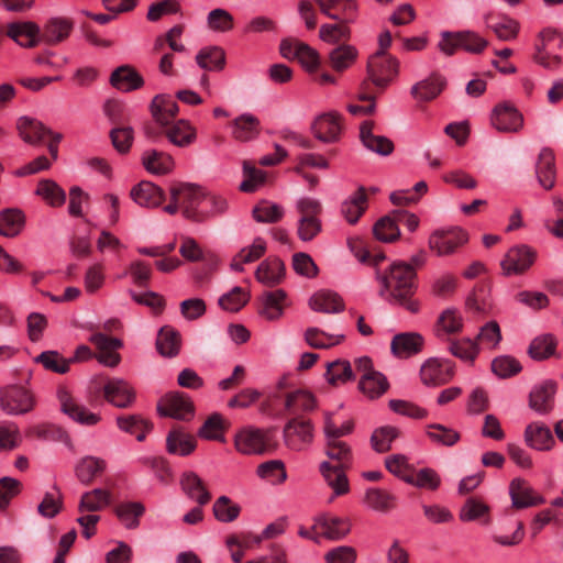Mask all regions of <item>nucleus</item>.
<instances>
[{
    "label": "nucleus",
    "instance_id": "f257e3e1",
    "mask_svg": "<svg viewBox=\"0 0 563 563\" xmlns=\"http://www.w3.org/2000/svg\"><path fill=\"white\" fill-rule=\"evenodd\" d=\"M417 274L407 262L396 261L388 271H376V279L382 284L379 296L386 300H394L410 312L418 311V303L411 300L416 290Z\"/></svg>",
    "mask_w": 563,
    "mask_h": 563
},
{
    "label": "nucleus",
    "instance_id": "f03ea898",
    "mask_svg": "<svg viewBox=\"0 0 563 563\" xmlns=\"http://www.w3.org/2000/svg\"><path fill=\"white\" fill-rule=\"evenodd\" d=\"M203 199L205 194L199 186L179 183L170 187V203L164 210L169 214H175L181 210L186 219L203 222L208 219V214L198 208Z\"/></svg>",
    "mask_w": 563,
    "mask_h": 563
},
{
    "label": "nucleus",
    "instance_id": "7ed1b4c3",
    "mask_svg": "<svg viewBox=\"0 0 563 563\" xmlns=\"http://www.w3.org/2000/svg\"><path fill=\"white\" fill-rule=\"evenodd\" d=\"M296 209L299 214L297 236L302 242H310L322 231V205L314 198L305 197L296 202Z\"/></svg>",
    "mask_w": 563,
    "mask_h": 563
},
{
    "label": "nucleus",
    "instance_id": "20e7f679",
    "mask_svg": "<svg viewBox=\"0 0 563 563\" xmlns=\"http://www.w3.org/2000/svg\"><path fill=\"white\" fill-rule=\"evenodd\" d=\"M398 74V62L383 51H377L367 63V79L378 92L384 91Z\"/></svg>",
    "mask_w": 563,
    "mask_h": 563
},
{
    "label": "nucleus",
    "instance_id": "39448f33",
    "mask_svg": "<svg viewBox=\"0 0 563 563\" xmlns=\"http://www.w3.org/2000/svg\"><path fill=\"white\" fill-rule=\"evenodd\" d=\"M36 406L35 395L20 385L0 388V408L10 416L31 412Z\"/></svg>",
    "mask_w": 563,
    "mask_h": 563
},
{
    "label": "nucleus",
    "instance_id": "423d86ee",
    "mask_svg": "<svg viewBox=\"0 0 563 563\" xmlns=\"http://www.w3.org/2000/svg\"><path fill=\"white\" fill-rule=\"evenodd\" d=\"M57 399L60 411L73 421L82 426H95L100 421V416L89 411L65 387L57 390Z\"/></svg>",
    "mask_w": 563,
    "mask_h": 563
},
{
    "label": "nucleus",
    "instance_id": "0eeeda50",
    "mask_svg": "<svg viewBox=\"0 0 563 563\" xmlns=\"http://www.w3.org/2000/svg\"><path fill=\"white\" fill-rule=\"evenodd\" d=\"M157 410L161 416L178 420H189L195 412L190 398L179 391L168 393L162 397L157 404Z\"/></svg>",
    "mask_w": 563,
    "mask_h": 563
},
{
    "label": "nucleus",
    "instance_id": "6e6552de",
    "mask_svg": "<svg viewBox=\"0 0 563 563\" xmlns=\"http://www.w3.org/2000/svg\"><path fill=\"white\" fill-rule=\"evenodd\" d=\"M467 242V233L460 228L435 230L429 238V247L439 256L449 255Z\"/></svg>",
    "mask_w": 563,
    "mask_h": 563
},
{
    "label": "nucleus",
    "instance_id": "1a4fd4ad",
    "mask_svg": "<svg viewBox=\"0 0 563 563\" xmlns=\"http://www.w3.org/2000/svg\"><path fill=\"white\" fill-rule=\"evenodd\" d=\"M453 375V363L449 360L431 357L420 368V379L429 387L444 385L452 379Z\"/></svg>",
    "mask_w": 563,
    "mask_h": 563
},
{
    "label": "nucleus",
    "instance_id": "9d476101",
    "mask_svg": "<svg viewBox=\"0 0 563 563\" xmlns=\"http://www.w3.org/2000/svg\"><path fill=\"white\" fill-rule=\"evenodd\" d=\"M89 341L98 350L96 357L99 363L108 367H115L120 364L121 355L117 352V350L123 346V342L120 339L108 336L102 332H95Z\"/></svg>",
    "mask_w": 563,
    "mask_h": 563
},
{
    "label": "nucleus",
    "instance_id": "9b49d317",
    "mask_svg": "<svg viewBox=\"0 0 563 563\" xmlns=\"http://www.w3.org/2000/svg\"><path fill=\"white\" fill-rule=\"evenodd\" d=\"M234 445L242 454H264L269 450V438L260 429H243L235 435Z\"/></svg>",
    "mask_w": 563,
    "mask_h": 563
},
{
    "label": "nucleus",
    "instance_id": "f8f14e48",
    "mask_svg": "<svg viewBox=\"0 0 563 563\" xmlns=\"http://www.w3.org/2000/svg\"><path fill=\"white\" fill-rule=\"evenodd\" d=\"M284 438L286 445L291 450H302L313 438L310 420L301 418L290 419L284 428Z\"/></svg>",
    "mask_w": 563,
    "mask_h": 563
},
{
    "label": "nucleus",
    "instance_id": "ddd939ff",
    "mask_svg": "<svg viewBox=\"0 0 563 563\" xmlns=\"http://www.w3.org/2000/svg\"><path fill=\"white\" fill-rule=\"evenodd\" d=\"M314 136L324 143H334L340 139L342 131L341 117L338 113H323L311 124Z\"/></svg>",
    "mask_w": 563,
    "mask_h": 563
},
{
    "label": "nucleus",
    "instance_id": "4468645a",
    "mask_svg": "<svg viewBox=\"0 0 563 563\" xmlns=\"http://www.w3.org/2000/svg\"><path fill=\"white\" fill-rule=\"evenodd\" d=\"M536 253L526 245L510 249L501 262L506 275L522 274L534 262Z\"/></svg>",
    "mask_w": 563,
    "mask_h": 563
},
{
    "label": "nucleus",
    "instance_id": "2eb2a0df",
    "mask_svg": "<svg viewBox=\"0 0 563 563\" xmlns=\"http://www.w3.org/2000/svg\"><path fill=\"white\" fill-rule=\"evenodd\" d=\"M323 14L339 22H353L357 13L356 0H314Z\"/></svg>",
    "mask_w": 563,
    "mask_h": 563
},
{
    "label": "nucleus",
    "instance_id": "dca6fc26",
    "mask_svg": "<svg viewBox=\"0 0 563 563\" xmlns=\"http://www.w3.org/2000/svg\"><path fill=\"white\" fill-rule=\"evenodd\" d=\"M512 507L522 509L544 504V498L536 494L529 483L522 478H515L509 486Z\"/></svg>",
    "mask_w": 563,
    "mask_h": 563
},
{
    "label": "nucleus",
    "instance_id": "f3484780",
    "mask_svg": "<svg viewBox=\"0 0 563 563\" xmlns=\"http://www.w3.org/2000/svg\"><path fill=\"white\" fill-rule=\"evenodd\" d=\"M102 390L106 400L118 408H129L135 399L133 388L123 379H109Z\"/></svg>",
    "mask_w": 563,
    "mask_h": 563
},
{
    "label": "nucleus",
    "instance_id": "a211bd4d",
    "mask_svg": "<svg viewBox=\"0 0 563 563\" xmlns=\"http://www.w3.org/2000/svg\"><path fill=\"white\" fill-rule=\"evenodd\" d=\"M355 368L362 375L360 380V389L365 395H374L372 383L379 385V393H385L388 389L387 378L379 372L373 369L372 360L369 357H361L355 361Z\"/></svg>",
    "mask_w": 563,
    "mask_h": 563
},
{
    "label": "nucleus",
    "instance_id": "6ab92c4d",
    "mask_svg": "<svg viewBox=\"0 0 563 563\" xmlns=\"http://www.w3.org/2000/svg\"><path fill=\"white\" fill-rule=\"evenodd\" d=\"M260 314L268 321L278 320L289 305L287 294L283 289L266 291L261 298Z\"/></svg>",
    "mask_w": 563,
    "mask_h": 563
},
{
    "label": "nucleus",
    "instance_id": "aec40b11",
    "mask_svg": "<svg viewBox=\"0 0 563 563\" xmlns=\"http://www.w3.org/2000/svg\"><path fill=\"white\" fill-rule=\"evenodd\" d=\"M150 111L155 122L161 126L169 125L178 114L177 102L168 95H157L150 104Z\"/></svg>",
    "mask_w": 563,
    "mask_h": 563
},
{
    "label": "nucleus",
    "instance_id": "412c9836",
    "mask_svg": "<svg viewBox=\"0 0 563 563\" xmlns=\"http://www.w3.org/2000/svg\"><path fill=\"white\" fill-rule=\"evenodd\" d=\"M345 468L346 467L335 466L327 461L322 462L319 466L323 479L333 490V496L330 501H332L335 496H342L350 492Z\"/></svg>",
    "mask_w": 563,
    "mask_h": 563
},
{
    "label": "nucleus",
    "instance_id": "4be33fe9",
    "mask_svg": "<svg viewBox=\"0 0 563 563\" xmlns=\"http://www.w3.org/2000/svg\"><path fill=\"white\" fill-rule=\"evenodd\" d=\"M350 523L346 519L323 515L317 519L313 530L330 540H341L350 532Z\"/></svg>",
    "mask_w": 563,
    "mask_h": 563
},
{
    "label": "nucleus",
    "instance_id": "5701e85b",
    "mask_svg": "<svg viewBox=\"0 0 563 563\" xmlns=\"http://www.w3.org/2000/svg\"><path fill=\"white\" fill-rule=\"evenodd\" d=\"M374 121H364L360 126V137L363 145L379 155L386 156L393 153L394 143L386 136L373 133Z\"/></svg>",
    "mask_w": 563,
    "mask_h": 563
},
{
    "label": "nucleus",
    "instance_id": "b1692460",
    "mask_svg": "<svg viewBox=\"0 0 563 563\" xmlns=\"http://www.w3.org/2000/svg\"><path fill=\"white\" fill-rule=\"evenodd\" d=\"M522 122V115L509 104H499L494 109L492 123L498 131L517 132Z\"/></svg>",
    "mask_w": 563,
    "mask_h": 563
},
{
    "label": "nucleus",
    "instance_id": "393cba45",
    "mask_svg": "<svg viewBox=\"0 0 563 563\" xmlns=\"http://www.w3.org/2000/svg\"><path fill=\"white\" fill-rule=\"evenodd\" d=\"M7 35L24 47H34L42 42L40 27L33 22H15L9 24Z\"/></svg>",
    "mask_w": 563,
    "mask_h": 563
},
{
    "label": "nucleus",
    "instance_id": "a878e982",
    "mask_svg": "<svg viewBox=\"0 0 563 563\" xmlns=\"http://www.w3.org/2000/svg\"><path fill=\"white\" fill-rule=\"evenodd\" d=\"M422 346L423 338L415 332L396 334L390 344L391 353L399 358H406L419 353Z\"/></svg>",
    "mask_w": 563,
    "mask_h": 563
},
{
    "label": "nucleus",
    "instance_id": "bb28decb",
    "mask_svg": "<svg viewBox=\"0 0 563 563\" xmlns=\"http://www.w3.org/2000/svg\"><path fill=\"white\" fill-rule=\"evenodd\" d=\"M285 264L278 257H269L263 261L256 272V279L267 287L280 284L285 277Z\"/></svg>",
    "mask_w": 563,
    "mask_h": 563
},
{
    "label": "nucleus",
    "instance_id": "cd10ccee",
    "mask_svg": "<svg viewBox=\"0 0 563 563\" xmlns=\"http://www.w3.org/2000/svg\"><path fill=\"white\" fill-rule=\"evenodd\" d=\"M131 198L141 207H158L165 196L164 191L151 181L143 180L134 186L130 192Z\"/></svg>",
    "mask_w": 563,
    "mask_h": 563
},
{
    "label": "nucleus",
    "instance_id": "c85d7f7f",
    "mask_svg": "<svg viewBox=\"0 0 563 563\" xmlns=\"http://www.w3.org/2000/svg\"><path fill=\"white\" fill-rule=\"evenodd\" d=\"M445 85V78L438 73H433L428 78L413 85L411 87V95L419 101H431L442 92Z\"/></svg>",
    "mask_w": 563,
    "mask_h": 563
},
{
    "label": "nucleus",
    "instance_id": "c756f323",
    "mask_svg": "<svg viewBox=\"0 0 563 563\" xmlns=\"http://www.w3.org/2000/svg\"><path fill=\"white\" fill-rule=\"evenodd\" d=\"M556 384L554 382H544L536 386L529 396V406L539 413H549L553 408Z\"/></svg>",
    "mask_w": 563,
    "mask_h": 563
},
{
    "label": "nucleus",
    "instance_id": "7c9ffc66",
    "mask_svg": "<svg viewBox=\"0 0 563 563\" xmlns=\"http://www.w3.org/2000/svg\"><path fill=\"white\" fill-rule=\"evenodd\" d=\"M184 493L199 506L207 505L211 499L203 481L195 472H185L180 478Z\"/></svg>",
    "mask_w": 563,
    "mask_h": 563
},
{
    "label": "nucleus",
    "instance_id": "2f4dec72",
    "mask_svg": "<svg viewBox=\"0 0 563 563\" xmlns=\"http://www.w3.org/2000/svg\"><path fill=\"white\" fill-rule=\"evenodd\" d=\"M16 130L22 140L32 145L40 144L52 132L41 121L26 115L18 119Z\"/></svg>",
    "mask_w": 563,
    "mask_h": 563
},
{
    "label": "nucleus",
    "instance_id": "473e14b6",
    "mask_svg": "<svg viewBox=\"0 0 563 563\" xmlns=\"http://www.w3.org/2000/svg\"><path fill=\"white\" fill-rule=\"evenodd\" d=\"M232 136L240 142H249L258 136L261 132L260 120L251 114L243 113L232 120Z\"/></svg>",
    "mask_w": 563,
    "mask_h": 563
},
{
    "label": "nucleus",
    "instance_id": "72a5a7b5",
    "mask_svg": "<svg viewBox=\"0 0 563 563\" xmlns=\"http://www.w3.org/2000/svg\"><path fill=\"white\" fill-rule=\"evenodd\" d=\"M525 441L528 446L539 451L550 450L555 442L550 429L542 422H532L527 426Z\"/></svg>",
    "mask_w": 563,
    "mask_h": 563
},
{
    "label": "nucleus",
    "instance_id": "f704fd0d",
    "mask_svg": "<svg viewBox=\"0 0 563 563\" xmlns=\"http://www.w3.org/2000/svg\"><path fill=\"white\" fill-rule=\"evenodd\" d=\"M110 82L114 88L125 92L139 89L144 85L142 76L129 65H122L114 69Z\"/></svg>",
    "mask_w": 563,
    "mask_h": 563
},
{
    "label": "nucleus",
    "instance_id": "c9c22d12",
    "mask_svg": "<svg viewBox=\"0 0 563 563\" xmlns=\"http://www.w3.org/2000/svg\"><path fill=\"white\" fill-rule=\"evenodd\" d=\"M309 307L318 312L338 313L344 310V302L339 294L320 290L310 297Z\"/></svg>",
    "mask_w": 563,
    "mask_h": 563
},
{
    "label": "nucleus",
    "instance_id": "e433bc0d",
    "mask_svg": "<svg viewBox=\"0 0 563 563\" xmlns=\"http://www.w3.org/2000/svg\"><path fill=\"white\" fill-rule=\"evenodd\" d=\"M71 29L73 23L67 19H51L43 31L40 30L41 40L47 45H56L69 36Z\"/></svg>",
    "mask_w": 563,
    "mask_h": 563
},
{
    "label": "nucleus",
    "instance_id": "4c0bfd02",
    "mask_svg": "<svg viewBox=\"0 0 563 563\" xmlns=\"http://www.w3.org/2000/svg\"><path fill=\"white\" fill-rule=\"evenodd\" d=\"M536 174L539 184L547 190L554 187L555 184V164L554 154L550 148H543L536 164Z\"/></svg>",
    "mask_w": 563,
    "mask_h": 563
},
{
    "label": "nucleus",
    "instance_id": "58836bf2",
    "mask_svg": "<svg viewBox=\"0 0 563 563\" xmlns=\"http://www.w3.org/2000/svg\"><path fill=\"white\" fill-rule=\"evenodd\" d=\"M485 21L487 27L501 41H511L516 38L519 33V22L507 15L495 16L488 14Z\"/></svg>",
    "mask_w": 563,
    "mask_h": 563
},
{
    "label": "nucleus",
    "instance_id": "ea45409f",
    "mask_svg": "<svg viewBox=\"0 0 563 563\" xmlns=\"http://www.w3.org/2000/svg\"><path fill=\"white\" fill-rule=\"evenodd\" d=\"M367 209V194L364 187H360L341 206V213L350 224H355Z\"/></svg>",
    "mask_w": 563,
    "mask_h": 563
},
{
    "label": "nucleus",
    "instance_id": "a19ab883",
    "mask_svg": "<svg viewBox=\"0 0 563 563\" xmlns=\"http://www.w3.org/2000/svg\"><path fill=\"white\" fill-rule=\"evenodd\" d=\"M164 128V135L176 146L186 147L196 139V130L185 120H178Z\"/></svg>",
    "mask_w": 563,
    "mask_h": 563
},
{
    "label": "nucleus",
    "instance_id": "79ce46f5",
    "mask_svg": "<svg viewBox=\"0 0 563 563\" xmlns=\"http://www.w3.org/2000/svg\"><path fill=\"white\" fill-rule=\"evenodd\" d=\"M196 440L192 435L183 432L181 429L175 428L169 431L166 438V449L170 454H179L187 456L196 449Z\"/></svg>",
    "mask_w": 563,
    "mask_h": 563
},
{
    "label": "nucleus",
    "instance_id": "37998d69",
    "mask_svg": "<svg viewBox=\"0 0 563 563\" xmlns=\"http://www.w3.org/2000/svg\"><path fill=\"white\" fill-rule=\"evenodd\" d=\"M180 342V333L170 325H164L158 331L156 347L163 356L173 357L179 353Z\"/></svg>",
    "mask_w": 563,
    "mask_h": 563
},
{
    "label": "nucleus",
    "instance_id": "c03bdc74",
    "mask_svg": "<svg viewBox=\"0 0 563 563\" xmlns=\"http://www.w3.org/2000/svg\"><path fill=\"white\" fill-rule=\"evenodd\" d=\"M25 216L20 209H4L0 212V235L14 238L21 233Z\"/></svg>",
    "mask_w": 563,
    "mask_h": 563
},
{
    "label": "nucleus",
    "instance_id": "a18cd8bd",
    "mask_svg": "<svg viewBox=\"0 0 563 563\" xmlns=\"http://www.w3.org/2000/svg\"><path fill=\"white\" fill-rule=\"evenodd\" d=\"M106 461L96 456H85L76 465V476L80 483L89 485L106 470Z\"/></svg>",
    "mask_w": 563,
    "mask_h": 563
},
{
    "label": "nucleus",
    "instance_id": "49530a36",
    "mask_svg": "<svg viewBox=\"0 0 563 563\" xmlns=\"http://www.w3.org/2000/svg\"><path fill=\"white\" fill-rule=\"evenodd\" d=\"M266 251V242L262 238H256L252 245L243 247L232 258L231 268L235 272H242L244 264H250L261 258Z\"/></svg>",
    "mask_w": 563,
    "mask_h": 563
},
{
    "label": "nucleus",
    "instance_id": "de8ad7c7",
    "mask_svg": "<svg viewBox=\"0 0 563 563\" xmlns=\"http://www.w3.org/2000/svg\"><path fill=\"white\" fill-rule=\"evenodd\" d=\"M143 165L152 174L164 175L169 173L174 168V158L172 155L152 150L143 155Z\"/></svg>",
    "mask_w": 563,
    "mask_h": 563
},
{
    "label": "nucleus",
    "instance_id": "09e8293b",
    "mask_svg": "<svg viewBox=\"0 0 563 563\" xmlns=\"http://www.w3.org/2000/svg\"><path fill=\"white\" fill-rule=\"evenodd\" d=\"M114 512L126 529H136L140 526V518L145 512V507L139 501H126L119 504Z\"/></svg>",
    "mask_w": 563,
    "mask_h": 563
},
{
    "label": "nucleus",
    "instance_id": "8fccbe9b",
    "mask_svg": "<svg viewBox=\"0 0 563 563\" xmlns=\"http://www.w3.org/2000/svg\"><path fill=\"white\" fill-rule=\"evenodd\" d=\"M117 424L122 431L134 434L140 442L145 440L146 434L153 427L150 421L137 415L119 416L117 418Z\"/></svg>",
    "mask_w": 563,
    "mask_h": 563
},
{
    "label": "nucleus",
    "instance_id": "3c124183",
    "mask_svg": "<svg viewBox=\"0 0 563 563\" xmlns=\"http://www.w3.org/2000/svg\"><path fill=\"white\" fill-rule=\"evenodd\" d=\"M110 492L102 488H96L82 494L78 510L80 512H96L110 505Z\"/></svg>",
    "mask_w": 563,
    "mask_h": 563
},
{
    "label": "nucleus",
    "instance_id": "603ef678",
    "mask_svg": "<svg viewBox=\"0 0 563 563\" xmlns=\"http://www.w3.org/2000/svg\"><path fill=\"white\" fill-rule=\"evenodd\" d=\"M285 409L296 415L300 411H310L316 407L314 398L305 390H295L284 395Z\"/></svg>",
    "mask_w": 563,
    "mask_h": 563
},
{
    "label": "nucleus",
    "instance_id": "864d4df0",
    "mask_svg": "<svg viewBox=\"0 0 563 563\" xmlns=\"http://www.w3.org/2000/svg\"><path fill=\"white\" fill-rule=\"evenodd\" d=\"M196 62L205 70H221L225 65V53L218 46L205 47L197 54Z\"/></svg>",
    "mask_w": 563,
    "mask_h": 563
},
{
    "label": "nucleus",
    "instance_id": "5fc2aeb1",
    "mask_svg": "<svg viewBox=\"0 0 563 563\" xmlns=\"http://www.w3.org/2000/svg\"><path fill=\"white\" fill-rule=\"evenodd\" d=\"M357 51L351 45H340L329 53V64L335 71H344L356 59Z\"/></svg>",
    "mask_w": 563,
    "mask_h": 563
},
{
    "label": "nucleus",
    "instance_id": "6e6d98bb",
    "mask_svg": "<svg viewBox=\"0 0 563 563\" xmlns=\"http://www.w3.org/2000/svg\"><path fill=\"white\" fill-rule=\"evenodd\" d=\"M343 334H329L319 328H308L305 332L306 342L313 349H329L344 340Z\"/></svg>",
    "mask_w": 563,
    "mask_h": 563
},
{
    "label": "nucleus",
    "instance_id": "4d7b16f0",
    "mask_svg": "<svg viewBox=\"0 0 563 563\" xmlns=\"http://www.w3.org/2000/svg\"><path fill=\"white\" fill-rule=\"evenodd\" d=\"M325 454L328 457L338 462L335 466L349 467L352 459V451L349 444L331 435H325Z\"/></svg>",
    "mask_w": 563,
    "mask_h": 563
},
{
    "label": "nucleus",
    "instance_id": "13d9d810",
    "mask_svg": "<svg viewBox=\"0 0 563 563\" xmlns=\"http://www.w3.org/2000/svg\"><path fill=\"white\" fill-rule=\"evenodd\" d=\"M256 474L260 478L273 485L282 484L287 478L285 464L280 460H271L260 464Z\"/></svg>",
    "mask_w": 563,
    "mask_h": 563
},
{
    "label": "nucleus",
    "instance_id": "bf43d9fd",
    "mask_svg": "<svg viewBox=\"0 0 563 563\" xmlns=\"http://www.w3.org/2000/svg\"><path fill=\"white\" fill-rule=\"evenodd\" d=\"M36 195L52 207H59L66 200L65 191L52 179H42L37 185Z\"/></svg>",
    "mask_w": 563,
    "mask_h": 563
},
{
    "label": "nucleus",
    "instance_id": "052dcab7",
    "mask_svg": "<svg viewBox=\"0 0 563 563\" xmlns=\"http://www.w3.org/2000/svg\"><path fill=\"white\" fill-rule=\"evenodd\" d=\"M34 361L42 364L45 369L57 374L67 373L71 364V360L63 357L57 351L42 352Z\"/></svg>",
    "mask_w": 563,
    "mask_h": 563
},
{
    "label": "nucleus",
    "instance_id": "680f3d73",
    "mask_svg": "<svg viewBox=\"0 0 563 563\" xmlns=\"http://www.w3.org/2000/svg\"><path fill=\"white\" fill-rule=\"evenodd\" d=\"M375 238L383 242H393L398 239L400 231L398 229L397 219L394 216H385L380 218L373 228Z\"/></svg>",
    "mask_w": 563,
    "mask_h": 563
},
{
    "label": "nucleus",
    "instance_id": "e2e57ef3",
    "mask_svg": "<svg viewBox=\"0 0 563 563\" xmlns=\"http://www.w3.org/2000/svg\"><path fill=\"white\" fill-rule=\"evenodd\" d=\"M253 218L261 223H276L282 220L284 210L279 205L263 200L253 208Z\"/></svg>",
    "mask_w": 563,
    "mask_h": 563
},
{
    "label": "nucleus",
    "instance_id": "0e129e2a",
    "mask_svg": "<svg viewBox=\"0 0 563 563\" xmlns=\"http://www.w3.org/2000/svg\"><path fill=\"white\" fill-rule=\"evenodd\" d=\"M325 377L329 384L334 386L350 380L353 377L351 364L343 360L328 363Z\"/></svg>",
    "mask_w": 563,
    "mask_h": 563
},
{
    "label": "nucleus",
    "instance_id": "69168bd1",
    "mask_svg": "<svg viewBox=\"0 0 563 563\" xmlns=\"http://www.w3.org/2000/svg\"><path fill=\"white\" fill-rule=\"evenodd\" d=\"M427 434L431 441L445 446H452L459 442L461 435L457 431L440 423L429 424Z\"/></svg>",
    "mask_w": 563,
    "mask_h": 563
},
{
    "label": "nucleus",
    "instance_id": "338daca9",
    "mask_svg": "<svg viewBox=\"0 0 563 563\" xmlns=\"http://www.w3.org/2000/svg\"><path fill=\"white\" fill-rule=\"evenodd\" d=\"M556 347V340L552 334H543L536 338L530 346L529 354L534 360H543L551 356Z\"/></svg>",
    "mask_w": 563,
    "mask_h": 563
},
{
    "label": "nucleus",
    "instance_id": "774afa93",
    "mask_svg": "<svg viewBox=\"0 0 563 563\" xmlns=\"http://www.w3.org/2000/svg\"><path fill=\"white\" fill-rule=\"evenodd\" d=\"M241 511V507L233 503L229 497L221 496L213 504L214 517L221 522H231L235 520Z\"/></svg>",
    "mask_w": 563,
    "mask_h": 563
}]
</instances>
